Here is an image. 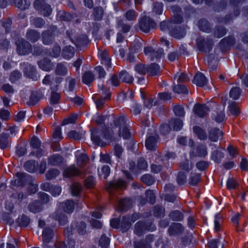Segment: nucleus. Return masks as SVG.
<instances>
[{
	"instance_id": "nucleus-4",
	"label": "nucleus",
	"mask_w": 248,
	"mask_h": 248,
	"mask_svg": "<svg viewBox=\"0 0 248 248\" xmlns=\"http://www.w3.org/2000/svg\"><path fill=\"white\" fill-rule=\"evenodd\" d=\"M33 6L36 10L40 11L45 16H50L52 12L50 5L44 0H36L34 2Z\"/></svg>"
},
{
	"instance_id": "nucleus-64",
	"label": "nucleus",
	"mask_w": 248,
	"mask_h": 248,
	"mask_svg": "<svg viewBox=\"0 0 248 248\" xmlns=\"http://www.w3.org/2000/svg\"><path fill=\"white\" fill-rule=\"evenodd\" d=\"M110 240L104 234L102 235L99 240V245L102 248H108L109 245Z\"/></svg>"
},
{
	"instance_id": "nucleus-20",
	"label": "nucleus",
	"mask_w": 248,
	"mask_h": 248,
	"mask_svg": "<svg viewBox=\"0 0 248 248\" xmlns=\"http://www.w3.org/2000/svg\"><path fill=\"white\" fill-rule=\"evenodd\" d=\"M54 235V231L49 227H46L42 232L43 241L44 243H50Z\"/></svg>"
},
{
	"instance_id": "nucleus-29",
	"label": "nucleus",
	"mask_w": 248,
	"mask_h": 248,
	"mask_svg": "<svg viewBox=\"0 0 248 248\" xmlns=\"http://www.w3.org/2000/svg\"><path fill=\"white\" fill-rule=\"evenodd\" d=\"M75 54V50L73 47L66 46L62 50V56L65 59L69 60L72 58Z\"/></svg>"
},
{
	"instance_id": "nucleus-15",
	"label": "nucleus",
	"mask_w": 248,
	"mask_h": 248,
	"mask_svg": "<svg viewBox=\"0 0 248 248\" xmlns=\"http://www.w3.org/2000/svg\"><path fill=\"white\" fill-rule=\"evenodd\" d=\"M194 110L196 114L202 117L207 114L210 108L205 104H196L194 107Z\"/></svg>"
},
{
	"instance_id": "nucleus-9",
	"label": "nucleus",
	"mask_w": 248,
	"mask_h": 248,
	"mask_svg": "<svg viewBox=\"0 0 248 248\" xmlns=\"http://www.w3.org/2000/svg\"><path fill=\"white\" fill-rule=\"evenodd\" d=\"M145 55L148 56L152 61L158 59L164 55V51L162 48H158L155 50L151 46H147L144 49Z\"/></svg>"
},
{
	"instance_id": "nucleus-5",
	"label": "nucleus",
	"mask_w": 248,
	"mask_h": 248,
	"mask_svg": "<svg viewBox=\"0 0 248 248\" xmlns=\"http://www.w3.org/2000/svg\"><path fill=\"white\" fill-rule=\"evenodd\" d=\"M155 227L151 222L138 221L135 225L134 233L138 236L141 235L146 231H153Z\"/></svg>"
},
{
	"instance_id": "nucleus-25",
	"label": "nucleus",
	"mask_w": 248,
	"mask_h": 248,
	"mask_svg": "<svg viewBox=\"0 0 248 248\" xmlns=\"http://www.w3.org/2000/svg\"><path fill=\"white\" fill-rule=\"evenodd\" d=\"M104 86L102 85V92H103L104 90V94H105V96L104 98L101 97V98L97 99L95 101L96 107L98 109L101 108L105 104V100L108 99L110 97V93L107 91V90L106 89H104Z\"/></svg>"
},
{
	"instance_id": "nucleus-37",
	"label": "nucleus",
	"mask_w": 248,
	"mask_h": 248,
	"mask_svg": "<svg viewBox=\"0 0 248 248\" xmlns=\"http://www.w3.org/2000/svg\"><path fill=\"white\" fill-rule=\"evenodd\" d=\"M193 130L200 140H205L207 139V135L205 131L200 127L195 126L193 128Z\"/></svg>"
},
{
	"instance_id": "nucleus-45",
	"label": "nucleus",
	"mask_w": 248,
	"mask_h": 248,
	"mask_svg": "<svg viewBox=\"0 0 248 248\" xmlns=\"http://www.w3.org/2000/svg\"><path fill=\"white\" fill-rule=\"evenodd\" d=\"M173 92L178 94H187L188 90L186 87L183 84L174 85L172 89Z\"/></svg>"
},
{
	"instance_id": "nucleus-10",
	"label": "nucleus",
	"mask_w": 248,
	"mask_h": 248,
	"mask_svg": "<svg viewBox=\"0 0 248 248\" xmlns=\"http://www.w3.org/2000/svg\"><path fill=\"white\" fill-rule=\"evenodd\" d=\"M208 154L207 148L205 145L200 144L196 148L192 149L190 153V157H204Z\"/></svg>"
},
{
	"instance_id": "nucleus-39",
	"label": "nucleus",
	"mask_w": 248,
	"mask_h": 248,
	"mask_svg": "<svg viewBox=\"0 0 248 248\" xmlns=\"http://www.w3.org/2000/svg\"><path fill=\"white\" fill-rule=\"evenodd\" d=\"M9 135L6 133H2L0 135V148L5 149L9 145Z\"/></svg>"
},
{
	"instance_id": "nucleus-59",
	"label": "nucleus",
	"mask_w": 248,
	"mask_h": 248,
	"mask_svg": "<svg viewBox=\"0 0 248 248\" xmlns=\"http://www.w3.org/2000/svg\"><path fill=\"white\" fill-rule=\"evenodd\" d=\"M141 180L148 186L152 185L155 182L154 178L149 174L143 175L141 178Z\"/></svg>"
},
{
	"instance_id": "nucleus-51",
	"label": "nucleus",
	"mask_w": 248,
	"mask_h": 248,
	"mask_svg": "<svg viewBox=\"0 0 248 248\" xmlns=\"http://www.w3.org/2000/svg\"><path fill=\"white\" fill-rule=\"evenodd\" d=\"M169 217L174 221H181L183 219V214L178 210L171 212L169 214Z\"/></svg>"
},
{
	"instance_id": "nucleus-53",
	"label": "nucleus",
	"mask_w": 248,
	"mask_h": 248,
	"mask_svg": "<svg viewBox=\"0 0 248 248\" xmlns=\"http://www.w3.org/2000/svg\"><path fill=\"white\" fill-rule=\"evenodd\" d=\"M173 28V24L172 22L169 21H163L160 23V29L162 31H166L170 30Z\"/></svg>"
},
{
	"instance_id": "nucleus-54",
	"label": "nucleus",
	"mask_w": 248,
	"mask_h": 248,
	"mask_svg": "<svg viewBox=\"0 0 248 248\" xmlns=\"http://www.w3.org/2000/svg\"><path fill=\"white\" fill-rule=\"evenodd\" d=\"M201 179L200 174L191 173L189 179V184L191 186H196Z\"/></svg>"
},
{
	"instance_id": "nucleus-13",
	"label": "nucleus",
	"mask_w": 248,
	"mask_h": 248,
	"mask_svg": "<svg viewBox=\"0 0 248 248\" xmlns=\"http://www.w3.org/2000/svg\"><path fill=\"white\" fill-rule=\"evenodd\" d=\"M148 166L147 163L143 158H140L138 160L137 165L136 166L134 162L130 163L129 169L134 173H138V170H145Z\"/></svg>"
},
{
	"instance_id": "nucleus-35",
	"label": "nucleus",
	"mask_w": 248,
	"mask_h": 248,
	"mask_svg": "<svg viewBox=\"0 0 248 248\" xmlns=\"http://www.w3.org/2000/svg\"><path fill=\"white\" fill-rule=\"evenodd\" d=\"M63 157L60 155H55L51 156L48 159V164L52 166H58L63 162Z\"/></svg>"
},
{
	"instance_id": "nucleus-55",
	"label": "nucleus",
	"mask_w": 248,
	"mask_h": 248,
	"mask_svg": "<svg viewBox=\"0 0 248 248\" xmlns=\"http://www.w3.org/2000/svg\"><path fill=\"white\" fill-rule=\"evenodd\" d=\"M241 90L239 87L232 88L230 92V96L234 100L237 99L241 94Z\"/></svg>"
},
{
	"instance_id": "nucleus-26",
	"label": "nucleus",
	"mask_w": 248,
	"mask_h": 248,
	"mask_svg": "<svg viewBox=\"0 0 248 248\" xmlns=\"http://www.w3.org/2000/svg\"><path fill=\"white\" fill-rule=\"evenodd\" d=\"M55 72L57 75L65 76L67 74L68 69L63 63H58L55 68Z\"/></svg>"
},
{
	"instance_id": "nucleus-31",
	"label": "nucleus",
	"mask_w": 248,
	"mask_h": 248,
	"mask_svg": "<svg viewBox=\"0 0 248 248\" xmlns=\"http://www.w3.org/2000/svg\"><path fill=\"white\" fill-rule=\"evenodd\" d=\"M14 5L21 10H25L30 7V2L27 0H14Z\"/></svg>"
},
{
	"instance_id": "nucleus-30",
	"label": "nucleus",
	"mask_w": 248,
	"mask_h": 248,
	"mask_svg": "<svg viewBox=\"0 0 248 248\" xmlns=\"http://www.w3.org/2000/svg\"><path fill=\"white\" fill-rule=\"evenodd\" d=\"M157 139L155 137L151 136L148 138L145 142V146L147 149L153 150L156 146Z\"/></svg>"
},
{
	"instance_id": "nucleus-47",
	"label": "nucleus",
	"mask_w": 248,
	"mask_h": 248,
	"mask_svg": "<svg viewBox=\"0 0 248 248\" xmlns=\"http://www.w3.org/2000/svg\"><path fill=\"white\" fill-rule=\"evenodd\" d=\"M147 73H149L152 76H155L159 72L160 67L156 63H152L147 67Z\"/></svg>"
},
{
	"instance_id": "nucleus-14",
	"label": "nucleus",
	"mask_w": 248,
	"mask_h": 248,
	"mask_svg": "<svg viewBox=\"0 0 248 248\" xmlns=\"http://www.w3.org/2000/svg\"><path fill=\"white\" fill-rule=\"evenodd\" d=\"M126 186V184L124 181L122 179H119L117 180H115L113 182H110L107 187V190L108 192L111 193L113 190L118 188L124 187Z\"/></svg>"
},
{
	"instance_id": "nucleus-38",
	"label": "nucleus",
	"mask_w": 248,
	"mask_h": 248,
	"mask_svg": "<svg viewBox=\"0 0 248 248\" xmlns=\"http://www.w3.org/2000/svg\"><path fill=\"white\" fill-rule=\"evenodd\" d=\"M43 96V94L42 93L38 92L33 93L30 96L29 104L32 106L35 105L42 98Z\"/></svg>"
},
{
	"instance_id": "nucleus-3",
	"label": "nucleus",
	"mask_w": 248,
	"mask_h": 248,
	"mask_svg": "<svg viewBox=\"0 0 248 248\" xmlns=\"http://www.w3.org/2000/svg\"><path fill=\"white\" fill-rule=\"evenodd\" d=\"M16 51L19 55H25L31 52L32 47L31 44L26 40L20 38L16 42Z\"/></svg>"
},
{
	"instance_id": "nucleus-22",
	"label": "nucleus",
	"mask_w": 248,
	"mask_h": 248,
	"mask_svg": "<svg viewBox=\"0 0 248 248\" xmlns=\"http://www.w3.org/2000/svg\"><path fill=\"white\" fill-rule=\"evenodd\" d=\"M54 39V34L52 31H46L42 33V41L44 45L51 44Z\"/></svg>"
},
{
	"instance_id": "nucleus-48",
	"label": "nucleus",
	"mask_w": 248,
	"mask_h": 248,
	"mask_svg": "<svg viewBox=\"0 0 248 248\" xmlns=\"http://www.w3.org/2000/svg\"><path fill=\"white\" fill-rule=\"evenodd\" d=\"M39 67L43 70L49 71L51 69V64L50 61L47 60L40 61L38 62Z\"/></svg>"
},
{
	"instance_id": "nucleus-27",
	"label": "nucleus",
	"mask_w": 248,
	"mask_h": 248,
	"mask_svg": "<svg viewBox=\"0 0 248 248\" xmlns=\"http://www.w3.org/2000/svg\"><path fill=\"white\" fill-rule=\"evenodd\" d=\"M28 208L31 212L33 213H36L42 210L43 205L40 202L35 201L29 204Z\"/></svg>"
},
{
	"instance_id": "nucleus-8",
	"label": "nucleus",
	"mask_w": 248,
	"mask_h": 248,
	"mask_svg": "<svg viewBox=\"0 0 248 248\" xmlns=\"http://www.w3.org/2000/svg\"><path fill=\"white\" fill-rule=\"evenodd\" d=\"M30 176L24 172H17L16 177L11 181L13 186H23L30 181Z\"/></svg>"
},
{
	"instance_id": "nucleus-32",
	"label": "nucleus",
	"mask_w": 248,
	"mask_h": 248,
	"mask_svg": "<svg viewBox=\"0 0 248 248\" xmlns=\"http://www.w3.org/2000/svg\"><path fill=\"white\" fill-rule=\"evenodd\" d=\"M16 222L20 227H26L30 223V218L27 216L22 215L18 217Z\"/></svg>"
},
{
	"instance_id": "nucleus-40",
	"label": "nucleus",
	"mask_w": 248,
	"mask_h": 248,
	"mask_svg": "<svg viewBox=\"0 0 248 248\" xmlns=\"http://www.w3.org/2000/svg\"><path fill=\"white\" fill-rule=\"evenodd\" d=\"M94 79V76L91 71L85 72L82 76V81L84 83L89 84L92 82Z\"/></svg>"
},
{
	"instance_id": "nucleus-60",
	"label": "nucleus",
	"mask_w": 248,
	"mask_h": 248,
	"mask_svg": "<svg viewBox=\"0 0 248 248\" xmlns=\"http://www.w3.org/2000/svg\"><path fill=\"white\" fill-rule=\"evenodd\" d=\"M124 17L128 21H131L136 20L137 15L134 10H129L124 14Z\"/></svg>"
},
{
	"instance_id": "nucleus-24",
	"label": "nucleus",
	"mask_w": 248,
	"mask_h": 248,
	"mask_svg": "<svg viewBox=\"0 0 248 248\" xmlns=\"http://www.w3.org/2000/svg\"><path fill=\"white\" fill-rule=\"evenodd\" d=\"M130 218V215H128L124 216L122 220L120 221V228H121L123 232H126L130 229L131 225Z\"/></svg>"
},
{
	"instance_id": "nucleus-46",
	"label": "nucleus",
	"mask_w": 248,
	"mask_h": 248,
	"mask_svg": "<svg viewBox=\"0 0 248 248\" xmlns=\"http://www.w3.org/2000/svg\"><path fill=\"white\" fill-rule=\"evenodd\" d=\"M82 185L78 183H74L70 186V190L73 196H77L81 192Z\"/></svg>"
},
{
	"instance_id": "nucleus-41",
	"label": "nucleus",
	"mask_w": 248,
	"mask_h": 248,
	"mask_svg": "<svg viewBox=\"0 0 248 248\" xmlns=\"http://www.w3.org/2000/svg\"><path fill=\"white\" fill-rule=\"evenodd\" d=\"M57 18L60 20L69 21L72 20L73 16L64 11H60L58 12Z\"/></svg>"
},
{
	"instance_id": "nucleus-63",
	"label": "nucleus",
	"mask_w": 248,
	"mask_h": 248,
	"mask_svg": "<svg viewBox=\"0 0 248 248\" xmlns=\"http://www.w3.org/2000/svg\"><path fill=\"white\" fill-rule=\"evenodd\" d=\"M238 185V182L233 178H229L227 181V188L229 190L234 189Z\"/></svg>"
},
{
	"instance_id": "nucleus-16",
	"label": "nucleus",
	"mask_w": 248,
	"mask_h": 248,
	"mask_svg": "<svg viewBox=\"0 0 248 248\" xmlns=\"http://www.w3.org/2000/svg\"><path fill=\"white\" fill-rule=\"evenodd\" d=\"M80 174V170L74 165L66 168L63 172V176L65 178H70L78 175Z\"/></svg>"
},
{
	"instance_id": "nucleus-56",
	"label": "nucleus",
	"mask_w": 248,
	"mask_h": 248,
	"mask_svg": "<svg viewBox=\"0 0 248 248\" xmlns=\"http://www.w3.org/2000/svg\"><path fill=\"white\" fill-rule=\"evenodd\" d=\"M95 180L93 176H88L84 181V186L87 188H93L95 185Z\"/></svg>"
},
{
	"instance_id": "nucleus-57",
	"label": "nucleus",
	"mask_w": 248,
	"mask_h": 248,
	"mask_svg": "<svg viewBox=\"0 0 248 248\" xmlns=\"http://www.w3.org/2000/svg\"><path fill=\"white\" fill-rule=\"evenodd\" d=\"M226 33V30L222 27H216L214 31V36L220 38Z\"/></svg>"
},
{
	"instance_id": "nucleus-28",
	"label": "nucleus",
	"mask_w": 248,
	"mask_h": 248,
	"mask_svg": "<svg viewBox=\"0 0 248 248\" xmlns=\"http://www.w3.org/2000/svg\"><path fill=\"white\" fill-rule=\"evenodd\" d=\"M77 165L80 167L84 166L88 162L89 158L85 154H79L78 152L76 154Z\"/></svg>"
},
{
	"instance_id": "nucleus-34",
	"label": "nucleus",
	"mask_w": 248,
	"mask_h": 248,
	"mask_svg": "<svg viewBox=\"0 0 248 248\" xmlns=\"http://www.w3.org/2000/svg\"><path fill=\"white\" fill-rule=\"evenodd\" d=\"M62 207L65 212L71 213L74 211L75 203L73 201L67 200L64 202L62 203Z\"/></svg>"
},
{
	"instance_id": "nucleus-18",
	"label": "nucleus",
	"mask_w": 248,
	"mask_h": 248,
	"mask_svg": "<svg viewBox=\"0 0 248 248\" xmlns=\"http://www.w3.org/2000/svg\"><path fill=\"white\" fill-rule=\"evenodd\" d=\"M170 33L171 36L179 39L183 38L186 34L184 29L180 26H174L170 30Z\"/></svg>"
},
{
	"instance_id": "nucleus-58",
	"label": "nucleus",
	"mask_w": 248,
	"mask_h": 248,
	"mask_svg": "<svg viewBox=\"0 0 248 248\" xmlns=\"http://www.w3.org/2000/svg\"><path fill=\"white\" fill-rule=\"evenodd\" d=\"M93 16L95 20H100L103 16V10L100 7H96L93 9Z\"/></svg>"
},
{
	"instance_id": "nucleus-62",
	"label": "nucleus",
	"mask_w": 248,
	"mask_h": 248,
	"mask_svg": "<svg viewBox=\"0 0 248 248\" xmlns=\"http://www.w3.org/2000/svg\"><path fill=\"white\" fill-rule=\"evenodd\" d=\"M117 25L118 27L121 29V31L124 33L128 32L131 28V26L130 25L124 23L122 20L119 21Z\"/></svg>"
},
{
	"instance_id": "nucleus-23",
	"label": "nucleus",
	"mask_w": 248,
	"mask_h": 248,
	"mask_svg": "<svg viewBox=\"0 0 248 248\" xmlns=\"http://www.w3.org/2000/svg\"><path fill=\"white\" fill-rule=\"evenodd\" d=\"M26 38L31 42L34 43L37 41L40 38V34L38 31L31 29L29 30L26 34Z\"/></svg>"
},
{
	"instance_id": "nucleus-2",
	"label": "nucleus",
	"mask_w": 248,
	"mask_h": 248,
	"mask_svg": "<svg viewBox=\"0 0 248 248\" xmlns=\"http://www.w3.org/2000/svg\"><path fill=\"white\" fill-rule=\"evenodd\" d=\"M126 123V120L124 116L115 118L114 127L111 131H114V134L117 133L119 137H123L124 139H128L130 137V133Z\"/></svg>"
},
{
	"instance_id": "nucleus-43",
	"label": "nucleus",
	"mask_w": 248,
	"mask_h": 248,
	"mask_svg": "<svg viewBox=\"0 0 248 248\" xmlns=\"http://www.w3.org/2000/svg\"><path fill=\"white\" fill-rule=\"evenodd\" d=\"M37 165L38 163L35 160H30L26 162L24 164V167L27 171L30 172H33Z\"/></svg>"
},
{
	"instance_id": "nucleus-11",
	"label": "nucleus",
	"mask_w": 248,
	"mask_h": 248,
	"mask_svg": "<svg viewBox=\"0 0 248 248\" xmlns=\"http://www.w3.org/2000/svg\"><path fill=\"white\" fill-rule=\"evenodd\" d=\"M23 72L26 76L33 80L36 81L39 78V76L36 72L35 67L31 65H27L24 68Z\"/></svg>"
},
{
	"instance_id": "nucleus-52",
	"label": "nucleus",
	"mask_w": 248,
	"mask_h": 248,
	"mask_svg": "<svg viewBox=\"0 0 248 248\" xmlns=\"http://www.w3.org/2000/svg\"><path fill=\"white\" fill-rule=\"evenodd\" d=\"M60 173V171L56 169H52L49 170L46 174V178L47 180H51L56 178Z\"/></svg>"
},
{
	"instance_id": "nucleus-44",
	"label": "nucleus",
	"mask_w": 248,
	"mask_h": 248,
	"mask_svg": "<svg viewBox=\"0 0 248 248\" xmlns=\"http://www.w3.org/2000/svg\"><path fill=\"white\" fill-rule=\"evenodd\" d=\"M199 27L204 32H209L211 31L210 24L205 19H202L199 22Z\"/></svg>"
},
{
	"instance_id": "nucleus-50",
	"label": "nucleus",
	"mask_w": 248,
	"mask_h": 248,
	"mask_svg": "<svg viewBox=\"0 0 248 248\" xmlns=\"http://www.w3.org/2000/svg\"><path fill=\"white\" fill-rule=\"evenodd\" d=\"M229 109L231 114L233 115L237 116L240 112L239 108L235 102H232L230 103Z\"/></svg>"
},
{
	"instance_id": "nucleus-1",
	"label": "nucleus",
	"mask_w": 248,
	"mask_h": 248,
	"mask_svg": "<svg viewBox=\"0 0 248 248\" xmlns=\"http://www.w3.org/2000/svg\"><path fill=\"white\" fill-rule=\"evenodd\" d=\"M114 135V131L109 129L108 128H105L103 130L94 129L91 131V139L93 142L98 146L101 147L104 146L106 143L101 139H111Z\"/></svg>"
},
{
	"instance_id": "nucleus-17",
	"label": "nucleus",
	"mask_w": 248,
	"mask_h": 248,
	"mask_svg": "<svg viewBox=\"0 0 248 248\" xmlns=\"http://www.w3.org/2000/svg\"><path fill=\"white\" fill-rule=\"evenodd\" d=\"M222 136V132L218 128H213L209 131V139L213 142L217 141Z\"/></svg>"
},
{
	"instance_id": "nucleus-7",
	"label": "nucleus",
	"mask_w": 248,
	"mask_h": 248,
	"mask_svg": "<svg viewBox=\"0 0 248 248\" xmlns=\"http://www.w3.org/2000/svg\"><path fill=\"white\" fill-rule=\"evenodd\" d=\"M155 26V22L148 16L142 17L139 22L140 30L145 32H148L151 29L154 28Z\"/></svg>"
},
{
	"instance_id": "nucleus-6",
	"label": "nucleus",
	"mask_w": 248,
	"mask_h": 248,
	"mask_svg": "<svg viewBox=\"0 0 248 248\" xmlns=\"http://www.w3.org/2000/svg\"><path fill=\"white\" fill-rule=\"evenodd\" d=\"M197 44L200 51L208 53L212 49L213 41L210 39L201 37L197 39Z\"/></svg>"
},
{
	"instance_id": "nucleus-42",
	"label": "nucleus",
	"mask_w": 248,
	"mask_h": 248,
	"mask_svg": "<svg viewBox=\"0 0 248 248\" xmlns=\"http://www.w3.org/2000/svg\"><path fill=\"white\" fill-rule=\"evenodd\" d=\"M31 23L32 25L36 28H41L45 24V21L41 17H32L30 20Z\"/></svg>"
},
{
	"instance_id": "nucleus-21",
	"label": "nucleus",
	"mask_w": 248,
	"mask_h": 248,
	"mask_svg": "<svg viewBox=\"0 0 248 248\" xmlns=\"http://www.w3.org/2000/svg\"><path fill=\"white\" fill-rule=\"evenodd\" d=\"M193 82L198 86L203 87L206 85L207 79L202 73L200 72L194 77Z\"/></svg>"
},
{
	"instance_id": "nucleus-36",
	"label": "nucleus",
	"mask_w": 248,
	"mask_h": 248,
	"mask_svg": "<svg viewBox=\"0 0 248 248\" xmlns=\"http://www.w3.org/2000/svg\"><path fill=\"white\" fill-rule=\"evenodd\" d=\"M52 217L58 220L61 225H64L67 221V217L59 211H57L52 215Z\"/></svg>"
},
{
	"instance_id": "nucleus-61",
	"label": "nucleus",
	"mask_w": 248,
	"mask_h": 248,
	"mask_svg": "<svg viewBox=\"0 0 248 248\" xmlns=\"http://www.w3.org/2000/svg\"><path fill=\"white\" fill-rule=\"evenodd\" d=\"M163 4L161 2H155L154 4L153 12L156 15H161L163 12Z\"/></svg>"
},
{
	"instance_id": "nucleus-19",
	"label": "nucleus",
	"mask_w": 248,
	"mask_h": 248,
	"mask_svg": "<svg viewBox=\"0 0 248 248\" xmlns=\"http://www.w3.org/2000/svg\"><path fill=\"white\" fill-rule=\"evenodd\" d=\"M132 201L129 199H122L119 202L117 210L119 211H126L132 207Z\"/></svg>"
},
{
	"instance_id": "nucleus-12",
	"label": "nucleus",
	"mask_w": 248,
	"mask_h": 248,
	"mask_svg": "<svg viewBox=\"0 0 248 248\" xmlns=\"http://www.w3.org/2000/svg\"><path fill=\"white\" fill-rule=\"evenodd\" d=\"M184 231V227L179 223H173L168 229V232L170 235L181 234Z\"/></svg>"
},
{
	"instance_id": "nucleus-33",
	"label": "nucleus",
	"mask_w": 248,
	"mask_h": 248,
	"mask_svg": "<svg viewBox=\"0 0 248 248\" xmlns=\"http://www.w3.org/2000/svg\"><path fill=\"white\" fill-rule=\"evenodd\" d=\"M119 78L123 82L131 83L133 81L134 78L125 70H123L119 73Z\"/></svg>"
},
{
	"instance_id": "nucleus-49",
	"label": "nucleus",
	"mask_w": 248,
	"mask_h": 248,
	"mask_svg": "<svg viewBox=\"0 0 248 248\" xmlns=\"http://www.w3.org/2000/svg\"><path fill=\"white\" fill-rule=\"evenodd\" d=\"M224 157L223 153L220 151L215 150L211 155V158L214 161L217 163L221 162V159Z\"/></svg>"
}]
</instances>
